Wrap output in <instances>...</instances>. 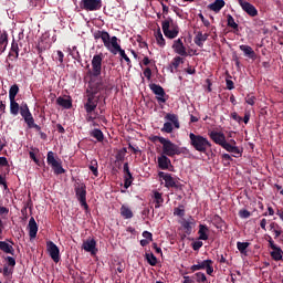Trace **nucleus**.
I'll return each instance as SVG.
<instances>
[{
    "label": "nucleus",
    "instance_id": "obj_60",
    "mask_svg": "<svg viewBox=\"0 0 283 283\" xmlns=\"http://www.w3.org/2000/svg\"><path fill=\"white\" fill-rule=\"evenodd\" d=\"M0 167H8V158L0 157Z\"/></svg>",
    "mask_w": 283,
    "mask_h": 283
},
{
    "label": "nucleus",
    "instance_id": "obj_42",
    "mask_svg": "<svg viewBox=\"0 0 283 283\" xmlns=\"http://www.w3.org/2000/svg\"><path fill=\"white\" fill-rule=\"evenodd\" d=\"M191 222L185 220L182 223H181V227L185 229L187 235H191V231H193V228L191 227Z\"/></svg>",
    "mask_w": 283,
    "mask_h": 283
},
{
    "label": "nucleus",
    "instance_id": "obj_17",
    "mask_svg": "<svg viewBox=\"0 0 283 283\" xmlns=\"http://www.w3.org/2000/svg\"><path fill=\"white\" fill-rule=\"evenodd\" d=\"M108 52H111V54H114V55L119 54V56H122V59H124V61H126L127 66L132 67V60L129 59V56H127V53H125V50H123L120 48V44H118V41H116L115 49H114V46H112Z\"/></svg>",
    "mask_w": 283,
    "mask_h": 283
},
{
    "label": "nucleus",
    "instance_id": "obj_30",
    "mask_svg": "<svg viewBox=\"0 0 283 283\" xmlns=\"http://www.w3.org/2000/svg\"><path fill=\"white\" fill-rule=\"evenodd\" d=\"M209 228L206 224H200L199 226V240H209Z\"/></svg>",
    "mask_w": 283,
    "mask_h": 283
},
{
    "label": "nucleus",
    "instance_id": "obj_38",
    "mask_svg": "<svg viewBox=\"0 0 283 283\" xmlns=\"http://www.w3.org/2000/svg\"><path fill=\"white\" fill-rule=\"evenodd\" d=\"M88 169L92 171L93 176L98 177V161L96 159L91 160Z\"/></svg>",
    "mask_w": 283,
    "mask_h": 283
},
{
    "label": "nucleus",
    "instance_id": "obj_39",
    "mask_svg": "<svg viewBox=\"0 0 283 283\" xmlns=\"http://www.w3.org/2000/svg\"><path fill=\"white\" fill-rule=\"evenodd\" d=\"M145 258L150 266H156V264H158V259L156 258V255H154V253H146Z\"/></svg>",
    "mask_w": 283,
    "mask_h": 283
},
{
    "label": "nucleus",
    "instance_id": "obj_46",
    "mask_svg": "<svg viewBox=\"0 0 283 283\" xmlns=\"http://www.w3.org/2000/svg\"><path fill=\"white\" fill-rule=\"evenodd\" d=\"M154 198H155L156 205H163L165 202V199H163V193L158 191L154 193Z\"/></svg>",
    "mask_w": 283,
    "mask_h": 283
},
{
    "label": "nucleus",
    "instance_id": "obj_56",
    "mask_svg": "<svg viewBox=\"0 0 283 283\" xmlns=\"http://www.w3.org/2000/svg\"><path fill=\"white\" fill-rule=\"evenodd\" d=\"M71 55L73 56V59L75 61H81V53H78V51H76V48H73Z\"/></svg>",
    "mask_w": 283,
    "mask_h": 283
},
{
    "label": "nucleus",
    "instance_id": "obj_50",
    "mask_svg": "<svg viewBox=\"0 0 283 283\" xmlns=\"http://www.w3.org/2000/svg\"><path fill=\"white\" fill-rule=\"evenodd\" d=\"M222 160H224V166L227 167V166L231 165V160H233V158L229 154H223Z\"/></svg>",
    "mask_w": 283,
    "mask_h": 283
},
{
    "label": "nucleus",
    "instance_id": "obj_20",
    "mask_svg": "<svg viewBox=\"0 0 283 283\" xmlns=\"http://www.w3.org/2000/svg\"><path fill=\"white\" fill-rule=\"evenodd\" d=\"M172 50L176 52V54H179V56H189V53H187V48L185 46V43H182V39H177L174 41Z\"/></svg>",
    "mask_w": 283,
    "mask_h": 283
},
{
    "label": "nucleus",
    "instance_id": "obj_11",
    "mask_svg": "<svg viewBox=\"0 0 283 283\" xmlns=\"http://www.w3.org/2000/svg\"><path fill=\"white\" fill-rule=\"evenodd\" d=\"M149 90L155 94L157 102L159 105L167 103V99L169 98V95L165 93V88L156 83L149 84Z\"/></svg>",
    "mask_w": 283,
    "mask_h": 283
},
{
    "label": "nucleus",
    "instance_id": "obj_55",
    "mask_svg": "<svg viewBox=\"0 0 283 283\" xmlns=\"http://www.w3.org/2000/svg\"><path fill=\"white\" fill-rule=\"evenodd\" d=\"M245 103H248V105H255V96L253 95H248L245 97Z\"/></svg>",
    "mask_w": 283,
    "mask_h": 283
},
{
    "label": "nucleus",
    "instance_id": "obj_14",
    "mask_svg": "<svg viewBox=\"0 0 283 283\" xmlns=\"http://www.w3.org/2000/svg\"><path fill=\"white\" fill-rule=\"evenodd\" d=\"M96 107H98V97L96 98V94L92 91V94L87 95L86 103H84V109L86 114H94Z\"/></svg>",
    "mask_w": 283,
    "mask_h": 283
},
{
    "label": "nucleus",
    "instance_id": "obj_9",
    "mask_svg": "<svg viewBox=\"0 0 283 283\" xmlns=\"http://www.w3.org/2000/svg\"><path fill=\"white\" fill-rule=\"evenodd\" d=\"M91 65L92 69H90V65L86 66L90 76H94L95 78L101 76V73L103 72V56L99 54L94 55Z\"/></svg>",
    "mask_w": 283,
    "mask_h": 283
},
{
    "label": "nucleus",
    "instance_id": "obj_32",
    "mask_svg": "<svg viewBox=\"0 0 283 283\" xmlns=\"http://www.w3.org/2000/svg\"><path fill=\"white\" fill-rule=\"evenodd\" d=\"M19 112H21L19 103H17L15 99H10V114H12V116H19Z\"/></svg>",
    "mask_w": 283,
    "mask_h": 283
},
{
    "label": "nucleus",
    "instance_id": "obj_51",
    "mask_svg": "<svg viewBox=\"0 0 283 283\" xmlns=\"http://www.w3.org/2000/svg\"><path fill=\"white\" fill-rule=\"evenodd\" d=\"M11 52H14L15 59H19V44H17V42H12Z\"/></svg>",
    "mask_w": 283,
    "mask_h": 283
},
{
    "label": "nucleus",
    "instance_id": "obj_16",
    "mask_svg": "<svg viewBox=\"0 0 283 283\" xmlns=\"http://www.w3.org/2000/svg\"><path fill=\"white\" fill-rule=\"evenodd\" d=\"M46 250L49 252L50 258L53 260V262H60L61 251L59 250V247L54 242L49 241L46 243Z\"/></svg>",
    "mask_w": 283,
    "mask_h": 283
},
{
    "label": "nucleus",
    "instance_id": "obj_8",
    "mask_svg": "<svg viewBox=\"0 0 283 283\" xmlns=\"http://www.w3.org/2000/svg\"><path fill=\"white\" fill-rule=\"evenodd\" d=\"M165 120H169L166 122L161 128V132H164L165 134H171V132H174V127L176 129H180V122L178 120V115L167 113L165 116Z\"/></svg>",
    "mask_w": 283,
    "mask_h": 283
},
{
    "label": "nucleus",
    "instance_id": "obj_13",
    "mask_svg": "<svg viewBox=\"0 0 283 283\" xmlns=\"http://www.w3.org/2000/svg\"><path fill=\"white\" fill-rule=\"evenodd\" d=\"M75 196L84 209H90V206H87V187L85 184H80L75 187Z\"/></svg>",
    "mask_w": 283,
    "mask_h": 283
},
{
    "label": "nucleus",
    "instance_id": "obj_63",
    "mask_svg": "<svg viewBox=\"0 0 283 283\" xmlns=\"http://www.w3.org/2000/svg\"><path fill=\"white\" fill-rule=\"evenodd\" d=\"M226 83H227V90H233L235 87L233 85V81H231V80H227Z\"/></svg>",
    "mask_w": 283,
    "mask_h": 283
},
{
    "label": "nucleus",
    "instance_id": "obj_47",
    "mask_svg": "<svg viewBox=\"0 0 283 283\" xmlns=\"http://www.w3.org/2000/svg\"><path fill=\"white\" fill-rule=\"evenodd\" d=\"M174 216H178L179 218H185V208L182 206L179 208H175Z\"/></svg>",
    "mask_w": 283,
    "mask_h": 283
},
{
    "label": "nucleus",
    "instance_id": "obj_3",
    "mask_svg": "<svg viewBox=\"0 0 283 283\" xmlns=\"http://www.w3.org/2000/svg\"><path fill=\"white\" fill-rule=\"evenodd\" d=\"M159 140L160 145H163L164 156H169L170 158H174V156H180V154H187L189 151L187 147L179 148L178 145L174 144L167 138H160Z\"/></svg>",
    "mask_w": 283,
    "mask_h": 283
},
{
    "label": "nucleus",
    "instance_id": "obj_57",
    "mask_svg": "<svg viewBox=\"0 0 283 283\" xmlns=\"http://www.w3.org/2000/svg\"><path fill=\"white\" fill-rule=\"evenodd\" d=\"M193 251H200L202 249V241H196L192 243Z\"/></svg>",
    "mask_w": 283,
    "mask_h": 283
},
{
    "label": "nucleus",
    "instance_id": "obj_21",
    "mask_svg": "<svg viewBox=\"0 0 283 283\" xmlns=\"http://www.w3.org/2000/svg\"><path fill=\"white\" fill-rule=\"evenodd\" d=\"M83 249H84V251H86L87 253H92V255H96V253L98 252V249H96V240H94V239H87V240L84 241V243H83Z\"/></svg>",
    "mask_w": 283,
    "mask_h": 283
},
{
    "label": "nucleus",
    "instance_id": "obj_61",
    "mask_svg": "<svg viewBox=\"0 0 283 283\" xmlns=\"http://www.w3.org/2000/svg\"><path fill=\"white\" fill-rule=\"evenodd\" d=\"M29 156L31 160L35 161V164L39 165V159L36 158V155L34 154V151H29Z\"/></svg>",
    "mask_w": 283,
    "mask_h": 283
},
{
    "label": "nucleus",
    "instance_id": "obj_34",
    "mask_svg": "<svg viewBox=\"0 0 283 283\" xmlns=\"http://www.w3.org/2000/svg\"><path fill=\"white\" fill-rule=\"evenodd\" d=\"M6 48H8V33L3 32L0 35V54H3V52H6Z\"/></svg>",
    "mask_w": 283,
    "mask_h": 283
},
{
    "label": "nucleus",
    "instance_id": "obj_64",
    "mask_svg": "<svg viewBox=\"0 0 283 283\" xmlns=\"http://www.w3.org/2000/svg\"><path fill=\"white\" fill-rule=\"evenodd\" d=\"M185 72H186L187 74H196V69H193V67H191V66H188V67L185 70Z\"/></svg>",
    "mask_w": 283,
    "mask_h": 283
},
{
    "label": "nucleus",
    "instance_id": "obj_25",
    "mask_svg": "<svg viewBox=\"0 0 283 283\" xmlns=\"http://www.w3.org/2000/svg\"><path fill=\"white\" fill-rule=\"evenodd\" d=\"M240 50L244 53V56H248V59H252V61H255V51H253V49L250 45L241 44Z\"/></svg>",
    "mask_w": 283,
    "mask_h": 283
},
{
    "label": "nucleus",
    "instance_id": "obj_59",
    "mask_svg": "<svg viewBox=\"0 0 283 283\" xmlns=\"http://www.w3.org/2000/svg\"><path fill=\"white\" fill-rule=\"evenodd\" d=\"M133 182H134V179H124V188L129 189Z\"/></svg>",
    "mask_w": 283,
    "mask_h": 283
},
{
    "label": "nucleus",
    "instance_id": "obj_5",
    "mask_svg": "<svg viewBox=\"0 0 283 283\" xmlns=\"http://www.w3.org/2000/svg\"><path fill=\"white\" fill-rule=\"evenodd\" d=\"M114 90V85L112 84V81L109 80H103L95 84H91V91L93 94H99L101 96H107L109 92Z\"/></svg>",
    "mask_w": 283,
    "mask_h": 283
},
{
    "label": "nucleus",
    "instance_id": "obj_10",
    "mask_svg": "<svg viewBox=\"0 0 283 283\" xmlns=\"http://www.w3.org/2000/svg\"><path fill=\"white\" fill-rule=\"evenodd\" d=\"M158 177L165 181V187H167V189H182V184L174 178L171 174L159 171Z\"/></svg>",
    "mask_w": 283,
    "mask_h": 283
},
{
    "label": "nucleus",
    "instance_id": "obj_23",
    "mask_svg": "<svg viewBox=\"0 0 283 283\" xmlns=\"http://www.w3.org/2000/svg\"><path fill=\"white\" fill-rule=\"evenodd\" d=\"M159 169L167 170L171 167V159L167 155H161L157 158Z\"/></svg>",
    "mask_w": 283,
    "mask_h": 283
},
{
    "label": "nucleus",
    "instance_id": "obj_52",
    "mask_svg": "<svg viewBox=\"0 0 283 283\" xmlns=\"http://www.w3.org/2000/svg\"><path fill=\"white\" fill-rule=\"evenodd\" d=\"M143 238H145L144 240H148L149 242H153L154 234H151V232H149V231H144L143 232Z\"/></svg>",
    "mask_w": 283,
    "mask_h": 283
},
{
    "label": "nucleus",
    "instance_id": "obj_29",
    "mask_svg": "<svg viewBox=\"0 0 283 283\" xmlns=\"http://www.w3.org/2000/svg\"><path fill=\"white\" fill-rule=\"evenodd\" d=\"M0 251H3V253H9L10 255H14V248L6 241H0Z\"/></svg>",
    "mask_w": 283,
    "mask_h": 283
},
{
    "label": "nucleus",
    "instance_id": "obj_15",
    "mask_svg": "<svg viewBox=\"0 0 283 283\" xmlns=\"http://www.w3.org/2000/svg\"><path fill=\"white\" fill-rule=\"evenodd\" d=\"M80 6L83 10L94 12L96 10H101L103 2H101V0H82Z\"/></svg>",
    "mask_w": 283,
    "mask_h": 283
},
{
    "label": "nucleus",
    "instance_id": "obj_18",
    "mask_svg": "<svg viewBox=\"0 0 283 283\" xmlns=\"http://www.w3.org/2000/svg\"><path fill=\"white\" fill-rule=\"evenodd\" d=\"M20 114L24 119L25 124L28 125V127H30L34 123V117L32 116V113H30V108L28 107V104L21 105Z\"/></svg>",
    "mask_w": 283,
    "mask_h": 283
},
{
    "label": "nucleus",
    "instance_id": "obj_31",
    "mask_svg": "<svg viewBox=\"0 0 283 283\" xmlns=\"http://www.w3.org/2000/svg\"><path fill=\"white\" fill-rule=\"evenodd\" d=\"M90 136L97 139V143H103L105 140V135L103 134V130L98 128H94L91 130Z\"/></svg>",
    "mask_w": 283,
    "mask_h": 283
},
{
    "label": "nucleus",
    "instance_id": "obj_33",
    "mask_svg": "<svg viewBox=\"0 0 283 283\" xmlns=\"http://www.w3.org/2000/svg\"><path fill=\"white\" fill-rule=\"evenodd\" d=\"M56 103L60 107H64V109H70L72 107V99L65 97H57Z\"/></svg>",
    "mask_w": 283,
    "mask_h": 283
},
{
    "label": "nucleus",
    "instance_id": "obj_35",
    "mask_svg": "<svg viewBox=\"0 0 283 283\" xmlns=\"http://www.w3.org/2000/svg\"><path fill=\"white\" fill-rule=\"evenodd\" d=\"M283 251L282 248L276 247V249H273L271 252V258L275 260V262H280L282 260Z\"/></svg>",
    "mask_w": 283,
    "mask_h": 283
},
{
    "label": "nucleus",
    "instance_id": "obj_37",
    "mask_svg": "<svg viewBox=\"0 0 283 283\" xmlns=\"http://www.w3.org/2000/svg\"><path fill=\"white\" fill-rule=\"evenodd\" d=\"M17 94H19V85L13 84L9 90V101H15Z\"/></svg>",
    "mask_w": 283,
    "mask_h": 283
},
{
    "label": "nucleus",
    "instance_id": "obj_27",
    "mask_svg": "<svg viewBox=\"0 0 283 283\" xmlns=\"http://www.w3.org/2000/svg\"><path fill=\"white\" fill-rule=\"evenodd\" d=\"M120 216L124 217L125 220H132V218H134V212L129 207L123 205L120 207Z\"/></svg>",
    "mask_w": 283,
    "mask_h": 283
},
{
    "label": "nucleus",
    "instance_id": "obj_1",
    "mask_svg": "<svg viewBox=\"0 0 283 283\" xmlns=\"http://www.w3.org/2000/svg\"><path fill=\"white\" fill-rule=\"evenodd\" d=\"M209 137L211 140H213V143H216V145H220L222 149H226V151H229V154H233V158H240V156H242V149H240L238 146L229 144L224 133L212 130L209 133Z\"/></svg>",
    "mask_w": 283,
    "mask_h": 283
},
{
    "label": "nucleus",
    "instance_id": "obj_28",
    "mask_svg": "<svg viewBox=\"0 0 283 283\" xmlns=\"http://www.w3.org/2000/svg\"><path fill=\"white\" fill-rule=\"evenodd\" d=\"M224 3V0H216L213 3H210L208 8L209 10H212V12H220Z\"/></svg>",
    "mask_w": 283,
    "mask_h": 283
},
{
    "label": "nucleus",
    "instance_id": "obj_41",
    "mask_svg": "<svg viewBox=\"0 0 283 283\" xmlns=\"http://www.w3.org/2000/svg\"><path fill=\"white\" fill-rule=\"evenodd\" d=\"M127 155V148H122L117 151L115 158L117 163H123L125 160V156Z\"/></svg>",
    "mask_w": 283,
    "mask_h": 283
},
{
    "label": "nucleus",
    "instance_id": "obj_22",
    "mask_svg": "<svg viewBox=\"0 0 283 283\" xmlns=\"http://www.w3.org/2000/svg\"><path fill=\"white\" fill-rule=\"evenodd\" d=\"M28 230L30 240H34V238H36V233H39V224H36V220H34V217L30 218Z\"/></svg>",
    "mask_w": 283,
    "mask_h": 283
},
{
    "label": "nucleus",
    "instance_id": "obj_7",
    "mask_svg": "<svg viewBox=\"0 0 283 283\" xmlns=\"http://www.w3.org/2000/svg\"><path fill=\"white\" fill-rule=\"evenodd\" d=\"M46 163L52 167L55 176H61L65 174L61 159L56 158L54 151L50 150L46 155Z\"/></svg>",
    "mask_w": 283,
    "mask_h": 283
},
{
    "label": "nucleus",
    "instance_id": "obj_2",
    "mask_svg": "<svg viewBox=\"0 0 283 283\" xmlns=\"http://www.w3.org/2000/svg\"><path fill=\"white\" fill-rule=\"evenodd\" d=\"M190 138V145L196 149V151H199L200 154H207L209 149H211V142L202 135H196L193 133L189 134Z\"/></svg>",
    "mask_w": 283,
    "mask_h": 283
},
{
    "label": "nucleus",
    "instance_id": "obj_58",
    "mask_svg": "<svg viewBox=\"0 0 283 283\" xmlns=\"http://www.w3.org/2000/svg\"><path fill=\"white\" fill-rule=\"evenodd\" d=\"M144 76L147 77V81H151V69L149 67L145 69Z\"/></svg>",
    "mask_w": 283,
    "mask_h": 283
},
{
    "label": "nucleus",
    "instance_id": "obj_43",
    "mask_svg": "<svg viewBox=\"0 0 283 283\" xmlns=\"http://www.w3.org/2000/svg\"><path fill=\"white\" fill-rule=\"evenodd\" d=\"M195 280L198 283H207V275H205V273H202V272H197L195 274Z\"/></svg>",
    "mask_w": 283,
    "mask_h": 283
},
{
    "label": "nucleus",
    "instance_id": "obj_54",
    "mask_svg": "<svg viewBox=\"0 0 283 283\" xmlns=\"http://www.w3.org/2000/svg\"><path fill=\"white\" fill-rule=\"evenodd\" d=\"M198 17L206 28H209V25H211V22H209V20H207L202 13H199Z\"/></svg>",
    "mask_w": 283,
    "mask_h": 283
},
{
    "label": "nucleus",
    "instance_id": "obj_62",
    "mask_svg": "<svg viewBox=\"0 0 283 283\" xmlns=\"http://www.w3.org/2000/svg\"><path fill=\"white\" fill-rule=\"evenodd\" d=\"M231 116L233 120H237V123H242V118L240 117V115H238V113H232Z\"/></svg>",
    "mask_w": 283,
    "mask_h": 283
},
{
    "label": "nucleus",
    "instance_id": "obj_4",
    "mask_svg": "<svg viewBox=\"0 0 283 283\" xmlns=\"http://www.w3.org/2000/svg\"><path fill=\"white\" fill-rule=\"evenodd\" d=\"M161 29L167 39H176L180 34V28L174 19L168 18L161 22Z\"/></svg>",
    "mask_w": 283,
    "mask_h": 283
},
{
    "label": "nucleus",
    "instance_id": "obj_36",
    "mask_svg": "<svg viewBox=\"0 0 283 283\" xmlns=\"http://www.w3.org/2000/svg\"><path fill=\"white\" fill-rule=\"evenodd\" d=\"M251 243L249 242H237V249L242 255H247V249H249Z\"/></svg>",
    "mask_w": 283,
    "mask_h": 283
},
{
    "label": "nucleus",
    "instance_id": "obj_44",
    "mask_svg": "<svg viewBox=\"0 0 283 283\" xmlns=\"http://www.w3.org/2000/svg\"><path fill=\"white\" fill-rule=\"evenodd\" d=\"M156 41H157V44L160 46V48H165V38L163 36V32L158 31L157 34H156Z\"/></svg>",
    "mask_w": 283,
    "mask_h": 283
},
{
    "label": "nucleus",
    "instance_id": "obj_48",
    "mask_svg": "<svg viewBox=\"0 0 283 283\" xmlns=\"http://www.w3.org/2000/svg\"><path fill=\"white\" fill-rule=\"evenodd\" d=\"M13 271L14 270L12 268L10 269V268H8V265H4L3 270H2V274L4 277H10V275H12Z\"/></svg>",
    "mask_w": 283,
    "mask_h": 283
},
{
    "label": "nucleus",
    "instance_id": "obj_49",
    "mask_svg": "<svg viewBox=\"0 0 283 283\" xmlns=\"http://www.w3.org/2000/svg\"><path fill=\"white\" fill-rule=\"evenodd\" d=\"M6 262H7L8 266H11L12 269H14V266H17V260L12 256H7Z\"/></svg>",
    "mask_w": 283,
    "mask_h": 283
},
{
    "label": "nucleus",
    "instance_id": "obj_53",
    "mask_svg": "<svg viewBox=\"0 0 283 283\" xmlns=\"http://www.w3.org/2000/svg\"><path fill=\"white\" fill-rule=\"evenodd\" d=\"M239 216L240 218H243V219L251 218V212L249 210H240Z\"/></svg>",
    "mask_w": 283,
    "mask_h": 283
},
{
    "label": "nucleus",
    "instance_id": "obj_19",
    "mask_svg": "<svg viewBox=\"0 0 283 283\" xmlns=\"http://www.w3.org/2000/svg\"><path fill=\"white\" fill-rule=\"evenodd\" d=\"M239 6H241L243 12H247L249 17H258V9L251 2L239 0Z\"/></svg>",
    "mask_w": 283,
    "mask_h": 283
},
{
    "label": "nucleus",
    "instance_id": "obj_24",
    "mask_svg": "<svg viewBox=\"0 0 283 283\" xmlns=\"http://www.w3.org/2000/svg\"><path fill=\"white\" fill-rule=\"evenodd\" d=\"M185 63V60L180 56H175L170 63V72L171 74H176L178 72V67Z\"/></svg>",
    "mask_w": 283,
    "mask_h": 283
},
{
    "label": "nucleus",
    "instance_id": "obj_45",
    "mask_svg": "<svg viewBox=\"0 0 283 283\" xmlns=\"http://www.w3.org/2000/svg\"><path fill=\"white\" fill-rule=\"evenodd\" d=\"M96 118H98V112L86 113L87 123H94V120H96Z\"/></svg>",
    "mask_w": 283,
    "mask_h": 283
},
{
    "label": "nucleus",
    "instance_id": "obj_40",
    "mask_svg": "<svg viewBox=\"0 0 283 283\" xmlns=\"http://www.w3.org/2000/svg\"><path fill=\"white\" fill-rule=\"evenodd\" d=\"M227 23L228 28H232V30H235L238 32V23L235 22V19H233V15L228 14L227 15Z\"/></svg>",
    "mask_w": 283,
    "mask_h": 283
},
{
    "label": "nucleus",
    "instance_id": "obj_26",
    "mask_svg": "<svg viewBox=\"0 0 283 283\" xmlns=\"http://www.w3.org/2000/svg\"><path fill=\"white\" fill-rule=\"evenodd\" d=\"M209 39V34L207 33H202V32H198L193 39L196 45H198V48H202V45H205V41H207Z\"/></svg>",
    "mask_w": 283,
    "mask_h": 283
},
{
    "label": "nucleus",
    "instance_id": "obj_12",
    "mask_svg": "<svg viewBox=\"0 0 283 283\" xmlns=\"http://www.w3.org/2000/svg\"><path fill=\"white\" fill-rule=\"evenodd\" d=\"M190 270L192 273H196V271H205L208 275L213 274V261L211 259H207L203 261H199L197 264L191 265Z\"/></svg>",
    "mask_w": 283,
    "mask_h": 283
},
{
    "label": "nucleus",
    "instance_id": "obj_6",
    "mask_svg": "<svg viewBox=\"0 0 283 283\" xmlns=\"http://www.w3.org/2000/svg\"><path fill=\"white\" fill-rule=\"evenodd\" d=\"M93 36L95 39V41H98V39H101L104 43V48H106V50L111 51L112 48H116V41H118V38L114 36H109V33L107 31H95L93 33Z\"/></svg>",
    "mask_w": 283,
    "mask_h": 283
}]
</instances>
